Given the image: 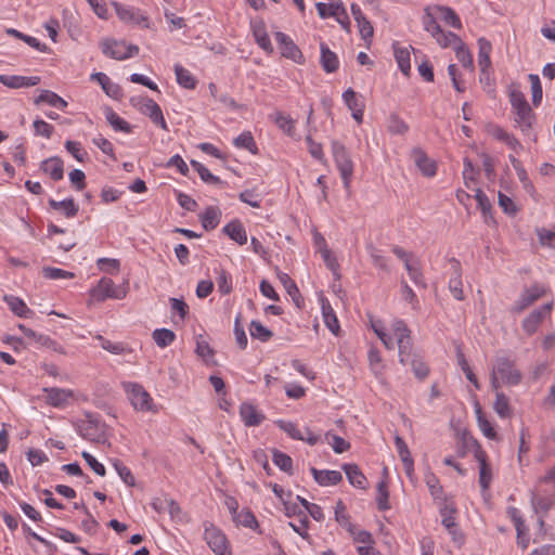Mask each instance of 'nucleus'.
<instances>
[{
    "mask_svg": "<svg viewBox=\"0 0 555 555\" xmlns=\"http://www.w3.org/2000/svg\"><path fill=\"white\" fill-rule=\"evenodd\" d=\"M391 331L397 339L399 350V361L403 365H411L412 370L417 378H425L428 375V366L416 359L412 353V338L411 331L402 320H395L391 323Z\"/></svg>",
    "mask_w": 555,
    "mask_h": 555,
    "instance_id": "1",
    "label": "nucleus"
},
{
    "mask_svg": "<svg viewBox=\"0 0 555 555\" xmlns=\"http://www.w3.org/2000/svg\"><path fill=\"white\" fill-rule=\"evenodd\" d=\"M332 152L336 167L339 170L340 177L343 179L344 186L345 189H349L353 175V163L350 158V155L347 152L345 145L337 141L332 143Z\"/></svg>",
    "mask_w": 555,
    "mask_h": 555,
    "instance_id": "2",
    "label": "nucleus"
},
{
    "mask_svg": "<svg viewBox=\"0 0 555 555\" xmlns=\"http://www.w3.org/2000/svg\"><path fill=\"white\" fill-rule=\"evenodd\" d=\"M103 54L115 60H126L139 53V47L135 44L127 46L125 41L115 39H104L101 42Z\"/></svg>",
    "mask_w": 555,
    "mask_h": 555,
    "instance_id": "3",
    "label": "nucleus"
},
{
    "mask_svg": "<svg viewBox=\"0 0 555 555\" xmlns=\"http://www.w3.org/2000/svg\"><path fill=\"white\" fill-rule=\"evenodd\" d=\"M131 103L142 114L149 116L151 120L164 130H168L160 106L147 96L132 98Z\"/></svg>",
    "mask_w": 555,
    "mask_h": 555,
    "instance_id": "4",
    "label": "nucleus"
},
{
    "mask_svg": "<svg viewBox=\"0 0 555 555\" xmlns=\"http://www.w3.org/2000/svg\"><path fill=\"white\" fill-rule=\"evenodd\" d=\"M315 8L321 18L334 17L347 33L350 31L349 17L340 0L333 1L328 4L318 2Z\"/></svg>",
    "mask_w": 555,
    "mask_h": 555,
    "instance_id": "5",
    "label": "nucleus"
},
{
    "mask_svg": "<svg viewBox=\"0 0 555 555\" xmlns=\"http://www.w3.org/2000/svg\"><path fill=\"white\" fill-rule=\"evenodd\" d=\"M492 372L507 385H518L521 380V373L515 369L514 362L507 357H498Z\"/></svg>",
    "mask_w": 555,
    "mask_h": 555,
    "instance_id": "6",
    "label": "nucleus"
},
{
    "mask_svg": "<svg viewBox=\"0 0 555 555\" xmlns=\"http://www.w3.org/2000/svg\"><path fill=\"white\" fill-rule=\"evenodd\" d=\"M126 295L125 288L116 286L113 280L107 278H102L91 291V296L98 301H104L107 298L122 299Z\"/></svg>",
    "mask_w": 555,
    "mask_h": 555,
    "instance_id": "7",
    "label": "nucleus"
},
{
    "mask_svg": "<svg viewBox=\"0 0 555 555\" xmlns=\"http://www.w3.org/2000/svg\"><path fill=\"white\" fill-rule=\"evenodd\" d=\"M204 539L216 555H231L225 534L214 525L205 528Z\"/></svg>",
    "mask_w": 555,
    "mask_h": 555,
    "instance_id": "8",
    "label": "nucleus"
},
{
    "mask_svg": "<svg viewBox=\"0 0 555 555\" xmlns=\"http://www.w3.org/2000/svg\"><path fill=\"white\" fill-rule=\"evenodd\" d=\"M475 443V450H474V457L479 464V478L478 482L481 488V492L486 493L488 492L491 481H492V468L491 465L488 463V456L486 452L481 449V447L474 441Z\"/></svg>",
    "mask_w": 555,
    "mask_h": 555,
    "instance_id": "9",
    "label": "nucleus"
},
{
    "mask_svg": "<svg viewBox=\"0 0 555 555\" xmlns=\"http://www.w3.org/2000/svg\"><path fill=\"white\" fill-rule=\"evenodd\" d=\"M78 433L92 442L103 443L106 440L105 425L90 416L78 424Z\"/></svg>",
    "mask_w": 555,
    "mask_h": 555,
    "instance_id": "10",
    "label": "nucleus"
},
{
    "mask_svg": "<svg viewBox=\"0 0 555 555\" xmlns=\"http://www.w3.org/2000/svg\"><path fill=\"white\" fill-rule=\"evenodd\" d=\"M553 310V301L544 304L540 308L533 310L521 322V327L528 336L533 335L542 322L551 315Z\"/></svg>",
    "mask_w": 555,
    "mask_h": 555,
    "instance_id": "11",
    "label": "nucleus"
},
{
    "mask_svg": "<svg viewBox=\"0 0 555 555\" xmlns=\"http://www.w3.org/2000/svg\"><path fill=\"white\" fill-rule=\"evenodd\" d=\"M546 293V289L543 285L539 283H533L530 287L525 288L518 300H516L515 305L512 308V311L515 313H520L526 310L528 307L533 305L537 300L542 298Z\"/></svg>",
    "mask_w": 555,
    "mask_h": 555,
    "instance_id": "12",
    "label": "nucleus"
},
{
    "mask_svg": "<svg viewBox=\"0 0 555 555\" xmlns=\"http://www.w3.org/2000/svg\"><path fill=\"white\" fill-rule=\"evenodd\" d=\"M43 392L46 402L56 409H64L76 399V393L72 389L51 387L43 388Z\"/></svg>",
    "mask_w": 555,
    "mask_h": 555,
    "instance_id": "13",
    "label": "nucleus"
},
{
    "mask_svg": "<svg viewBox=\"0 0 555 555\" xmlns=\"http://www.w3.org/2000/svg\"><path fill=\"white\" fill-rule=\"evenodd\" d=\"M274 37L276 43L279 44L282 56L289 59L298 64H302L305 62V57L301 51L289 36H287L284 33L278 31L275 33Z\"/></svg>",
    "mask_w": 555,
    "mask_h": 555,
    "instance_id": "14",
    "label": "nucleus"
},
{
    "mask_svg": "<svg viewBox=\"0 0 555 555\" xmlns=\"http://www.w3.org/2000/svg\"><path fill=\"white\" fill-rule=\"evenodd\" d=\"M117 16L125 23L138 25L147 28L149 18L139 10L132 7H126L118 2H113Z\"/></svg>",
    "mask_w": 555,
    "mask_h": 555,
    "instance_id": "15",
    "label": "nucleus"
},
{
    "mask_svg": "<svg viewBox=\"0 0 555 555\" xmlns=\"http://www.w3.org/2000/svg\"><path fill=\"white\" fill-rule=\"evenodd\" d=\"M131 404L139 411L152 410V398L150 393L139 384H128L126 386Z\"/></svg>",
    "mask_w": 555,
    "mask_h": 555,
    "instance_id": "16",
    "label": "nucleus"
},
{
    "mask_svg": "<svg viewBox=\"0 0 555 555\" xmlns=\"http://www.w3.org/2000/svg\"><path fill=\"white\" fill-rule=\"evenodd\" d=\"M411 157L415 166L425 177H434L437 172V165L435 160L429 158L427 154L420 147H415L411 152Z\"/></svg>",
    "mask_w": 555,
    "mask_h": 555,
    "instance_id": "17",
    "label": "nucleus"
},
{
    "mask_svg": "<svg viewBox=\"0 0 555 555\" xmlns=\"http://www.w3.org/2000/svg\"><path fill=\"white\" fill-rule=\"evenodd\" d=\"M39 82L40 77L38 76L0 75V83L12 89L34 87Z\"/></svg>",
    "mask_w": 555,
    "mask_h": 555,
    "instance_id": "18",
    "label": "nucleus"
},
{
    "mask_svg": "<svg viewBox=\"0 0 555 555\" xmlns=\"http://www.w3.org/2000/svg\"><path fill=\"white\" fill-rule=\"evenodd\" d=\"M250 27H251V31H253V35H254V38H255L257 44L266 52L271 53L273 51V47H272L270 38L267 34L266 25H264L263 21H261V20L251 21Z\"/></svg>",
    "mask_w": 555,
    "mask_h": 555,
    "instance_id": "19",
    "label": "nucleus"
},
{
    "mask_svg": "<svg viewBox=\"0 0 555 555\" xmlns=\"http://www.w3.org/2000/svg\"><path fill=\"white\" fill-rule=\"evenodd\" d=\"M40 169L54 181H60L64 177V163L60 157H50L43 160Z\"/></svg>",
    "mask_w": 555,
    "mask_h": 555,
    "instance_id": "20",
    "label": "nucleus"
},
{
    "mask_svg": "<svg viewBox=\"0 0 555 555\" xmlns=\"http://www.w3.org/2000/svg\"><path fill=\"white\" fill-rule=\"evenodd\" d=\"M321 310H322V317L325 325L327 328L334 334L338 335L340 327L339 323L336 317V313L334 312L330 301L325 297H321Z\"/></svg>",
    "mask_w": 555,
    "mask_h": 555,
    "instance_id": "21",
    "label": "nucleus"
},
{
    "mask_svg": "<svg viewBox=\"0 0 555 555\" xmlns=\"http://www.w3.org/2000/svg\"><path fill=\"white\" fill-rule=\"evenodd\" d=\"M240 415L248 427L258 426L264 420V416L250 403H243L240 406Z\"/></svg>",
    "mask_w": 555,
    "mask_h": 555,
    "instance_id": "22",
    "label": "nucleus"
},
{
    "mask_svg": "<svg viewBox=\"0 0 555 555\" xmlns=\"http://www.w3.org/2000/svg\"><path fill=\"white\" fill-rule=\"evenodd\" d=\"M3 300L9 306L10 310L20 318H31L34 311L30 310L25 301L20 297L13 295H4Z\"/></svg>",
    "mask_w": 555,
    "mask_h": 555,
    "instance_id": "23",
    "label": "nucleus"
},
{
    "mask_svg": "<svg viewBox=\"0 0 555 555\" xmlns=\"http://www.w3.org/2000/svg\"><path fill=\"white\" fill-rule=\"evenodd\" d=\"M314 480L320 486L337 485L343 480V475L338 470H319L314 467L311 468Z\"/></svg>",
    "mask_w": 555,
    "mask_h": 555,
    "instance_id": "24",
    "label": "nucleus"
},
{
    "mask_svg": "<svg viewBox=\"0 0 555 555\" xmlns=\"http://www.w3.org/2000/svg\"><path fill=\"white\" fill-rule=\"evenodd\" d=\"M223 232L234 242H236L240 245H244L247 243V233L238 220H233L224 225Z\"/></svg>",
    "mask_w": 555,
    "mask_h": 555,
    "instance_id": "25",
    "label": "nucleus"
},
{
    "mask_svg": "<svg viewBox=\"0 0 555 555\" xmlns=\"http://www.w3.org/2000/svg\"><path fill=\"white\" fill-rule=\"evenodd\" d=\"M343 469L346 473V476L349 482L359 489H366L367 479L360 470L359 466L356 464H345L343 465Z\"/></svg>",
    "mask_w": 555,
    "mask_h": 555,
    "instance_id": "26",
    "label": "nucleus"
},
{
    "mask_svg": "<svg viewBox=\"0 0 555 555\" xmlns=\"http://www.w3.org/2000/svg\"><path fill=\"white\" fill-rule=\"evenodd\" d=\"M321 65L326 73H334L338 69L339 61L333 51L325 43H321Z\"/></svg>",
    "mask_w": 555,
    "mask_h": 555,
    "instance_id": "27",
    "label": "nucleus"
},
{
    "mask_svg": "<svg viewBox=\"0 0 555 555\" xmlns=\"http://www.w3.org/2000/svg\"><path fill=\"white\" fill-rule=\"evenodd\" d=\"M41 103L60 109H64L67 106V102L63 98L50 90H41L40 94L35 99L36 105Z\"/></svg>",
    "mask_w": 555,
    "mask_h": 555,
    "instance_id": "28",
    "label": "nucleus"
},
{
    "mask_svg": "<svg viewBox=\"0 0 555 555\" xmlns=\"http://www.w3.org/2000/svg\"><path fill=\"white\" fill-rule=\"evenodd\" d=\"M492 44L486 38L478 39V65L481 72H486L491 66L490 54Z\"/></svg>",
    "mask_w": 555,
    "mask_h": 555,
    "instance_id": "29",
    "label": "nucleus"
},
{
    "mask_svg": "<svg viewBox=\"0 0 555 555\" xmlns=\"http://www.w3.org/2000/svg\"><path fill=\"white\" fill-rule=\"evenodd\" d=\"M270 118L286 135L293 137L295 134V120L283 112H275L270 115Z\"/></svg>",
    "mask_w": 555,
    "mask_h": 555,
    "instance_id": "30",
    "label": "nucleus"
},
{
    "mask_svg": "<svg viewBox=\"0 0 555 555\" xmlns=\"http://www.w3.org/2000/svg\"><path fill=\"white\" fill-rule=\"evenodd\" d=\"M221 218V210L218 207L209 206L201 216L202 225L206 231L218 227Z\"/></svg>",
    "mask_w": 555,
    "mask_h": 555,
    "instance_id": "31",
    "label": "nucleus"
},
{
    "mask_svg": "<svg viewBox=\"0 0 555 555\" xmlns=\"http://www.w3.org/2000/svg\"><path fill=\"white\" fill-rule=\"evenodd\" d=\"M49 205L52 209L61 211L67 218H73L78 212V206L75 204L73 198H67L60 202L50 199Z\"/></svg>",
    "mask_w": 555,
    "mask_h": 555,
    "instance_id": "32",
    "label": "nucleus"
},
{
    "mask_svg": "<svg viewBox=\"0 0 555 555\" xmlns=\"http://www.w3.org/2000/svg\"><path fill=\"white\" fill-rule=\"evenodd\" d=\"M533 120L534 114L532 113L530 105L515 112V122L522 132H528L531 129Z\"/></svg>",
    "mask_w": 555,
    "mask_h": 555,
    "instance_id": "33",
    "label": "nucleus"
},
{
    "mask_svg": "<svg viewBox=\"0 0 555 555\" xmlns=\"http://www.w3.org/2000/svg\"><path fill=\"white\" fill-rule=\"evenodd\" d=\"M91 79L98 81L107 95L112 98L119 95L120 89L118 85L114 83L106 74L94 73L91 75Z\"/></svg>",
    "mask_w": 555,
    "mask_h": 555,
    "instance_id": "34",
    "label": "nucleus"
},
{
    "mask_svg": "<svg viewBox=\"0 0 555 555\" xmlns=\"http://www.w3.org/2000/svg\"><path fill=\"white\" fill-rule=\"evenodd\" d=\"M175 74L177 78V82L185 88V89H195L197 85L196 78L191 74V72L183 66L176 64L175 65Z\"/></svg>",
    "mask_w": 555,
    "mask_h": 555,
    "instance_id": "35",
    "label": "nucleus"
},
{
    "mask_svg": "<svg viewBox=\"0 0 555 555\" xmlns=\"http://www.w3.org/2000/svg\"><path fill=\"white\" fill-rule=\"evenodd\" d=\"M395 59L403 75L409 76L411 70L410 51L408 48L393 46Z\"/></svg>",
    "mask_w": 555,
    "mask_h": 555,
    "instance_id": "36",
    "label": "nucleus"
},
{
    "mask_svg": "<svg viewBox=\"0 0 555 555\" xmlns=\"http://www.w3.org/2000/svg\"><path fill=\"white\" fill-rule=\"evenodd\" d=\"M554 504V498L552 495H539L532 493L531 505L535 513L546 514Z\"/></svg>",
    "mask_w": 555,
    "mask_h": 555,
    "instance_id": "37",
    "label": "nucleus"
},
{
    "mask_svg": "<svg viewBox=\"0 0 555 555\" xmlns=\"http://www.w3.org/2000/svg\"><path fill=\"white\" fill-rule=\"evenodd\" d=\"M437 11L440 13L441 20L455 29L463 27L462 22L455 11L449 7H437Z\"/></svg>",
    "mask_w": 555,
    "mask_h": 555,
    "instance_id": "38",
    "label": "nucleus"
},
{
    "mask_svg": "<svg viewBox=\"0 0 555 555\" xmlns=\"http://www.w3.org/2000/svg\"><path fill=\"white\" fill-rule=\"evenodd\" d=\"M457 60L462 63L463 67L469 72H474L473 55L463 40L454 49Z\"/></svg>",
    "mask_w": 555,
    "mask_h": 555,
    "instance_id": "39",
    "label": "nucleus"
},
{
    "mask_svg": "<svg viewBox=\"0 0 555 555\" xmlns=\"http://www.w3.org/2000/svg\"><path fill=\"white\" fill-rule=\"evenodd\" d=\"M105 117L109 125L116 131H122L126 133H129L131 131L130 125L125 119H122L117 113H115L112 108L106 109Z\"/></svg>",
    "mask_w": 555,
    "mask_h": 555,
    "instance_id": "40",
    "label": "nucleus"
},
{
    "mask_svg": "<svg viewBox=\"0 0 555 555\" xmlns=\"http://www.w3.org/2000/svg\"><path fill=\"white\" fill-rule=\"evenodd\" d=\"M278 279L283 284L284 288L286 289L287 294L293 298V300L296 302V305L299 307V289L296 285V283L291 279V276L287 273L279 272Z\"/></svg>",
    "mask_w": 555,
    "mask_h": 555,
    "instance_id": "41",
    "label": "nucleus"
},
{
    "mask_svg": "<svg viewBox=\"0 0 555 555\" xmlns=\"http://www.w3.org/2000/svg\"><path fill=\"white\" fill-rule=\"evenodd\" d=\"M436 42L443 49L452 47L455 49L459 43L462 41V39L451 31L441 30L438 33V35L435 37Z\"/></svg>",
    "mask_w": 555,
    "mask_h": 555,
    "instance_id": "42",
    "label": "nucleus"
},
{
    "mask_svg": "<svg viewBox=\"0 0 555 555\" xmlns=\"http://www.w3.org/2000/svg\"><path fill=\"white\" fill-rule=\"evenodd\" d=\"M343 99L350 111L360 113L361 108H364V102L361 100V96L351 88L343 93Z\"/></svg>",
    "mask_w": 555,
    "mask_h": 555,
    "instance_id": "43",
    "label": "nucleus"
},
{
    "mask_svg": "<svg viewBox=\"0 0 555 555\" xmlns=\"http://www.w3.org/2000/svg\"><path fill=\"white\" fill-rule=\"evenodd\" d=\"M232 519L237 526L245 528L253 529L258 525L255 515L247 508L240 511Z\"/></svg>",
    "mask_w": 555,
    "mask_h": 555,
    "instance_id": "44",
    "label": "nucleus"
},
{
    "mask_svg": "<svg viewBox=\"0 0 555 555\" xmlns=\"http://www.w3.org/2000/svg\"><path fill=\"white\" fill-rule=\"evenodd\" d=\"M233 144L238 149H245L253 154L257 153V145L253 134L249 131L242 132L233 140Z\"/></svg>",
    "mask_w": 555,
    "mask_h": 555,
    "instance_id": "45",
    "label": "nucleus"
},
{
    "mask_svg": "<svg viewBox=\"0 0 555 555\" xmlns=\"http://www.w3.org/2000/svg\"><path fill=\"white\" fill-rule=\"evenodd\" d=\"M175 338V333L167 328H157L153 332V339L155 344L160 348H165L171 345Z\"/></svg>",
    "mask_w": 555,
    "mask_h": 555,
    "instance_id": "46",
    "label": "nucleus"
},
{
    "mask_svg": "<svg viewBox=\"0 0 555 555\" xmlns=\"http://www.w3.org/2000/svg\"><path fill=\"white\" fill-rule=\"evenodd\" d=\"M249 332L253 338L262 343L270 340L273 336V333L258 321L250 322Z\"/></svg>",
    "mask_w": 555,
    "mask_h": 555,
    "instance_id": "47",
    "label": "nucleus"
},
{
    "mask_svg": "<svg viewBox=\"0 0 555 555\" xmlns=\"http://www.w3.org/2000/svg\"><path fill=\"white\" fill-rule=\"evenodd\" d=\"M18 330L24 333V335L33 343L39 345V346H50L52 344V340L50 337L39 334L35 332L31 328L26 327L24 324L17 325Z\"/></svg>",
    "mask_w": 555,
    "mask_h": 555,
    "instance_id": "48",
    "label": "nucleus"
},
{
    "mask_svg": "<svg viewBox=\"0 0 555 555\" xmlns=\"http://www.w3.org/2000/svg\"><path fill=\"white\" fill-rule=\"evenodd\" d=\"M371 327L387 349H393L395 344L392 337L386 333L385 327L380 321L371 320Z\"/></svg>",
    "mask_w": 555,
    "mask_h": 555,
    "instance_id": "49",
    "label": "nucleus"
},
{
    "mask_svg": "<svg viewBox=\"0 0 555 555\" xmlns=\"http://www.w3.org/2000/svg\"><path fill=\"white\" fill-rule=\"evenodd\" d=\"M335 519L344 527L347 531L353 530V526L350 521L349 515L346 513V506L343 501H338L335 507Z\"/></svg>",
    "mask_w": 555,
    "mask_h": 555,
    "instance_id": "50",
    "label": "nucleus"
},
{
    "mask_svg": "<svg viewBox=\"0 0 555 555\" xmlns=\"http://www.w3.org/2000/svg\"><path fill=\"white\" fill-rule=\"evenodd\" d=\"M389 492L387 482L385 480H382L377 485V496H376V503L379 511H387L390 508L389 504Z\"/></svg>",
    "mask_w": 555,
    "mask_h": 555,
    "instance_id": "51",
    "label": "nucleus"
},
{
    "mask_svg": "<svg viewBox=\"0 0 555 555\" xmlns=\"http://www.w3.org/2000/svg\"><path fill=\"white\" fill-rule=\"evenodd\" d=\"M192 167L197 171L201 179L209 184H217L220 182V179L216 176H214L208 168H206L203 164L196 160L191 162Z\"/></svg>",
    "mask_w": 555,
    "mask_h": 555,
    "instance_id": "52",
    "label": "nucleus"
},
{
    "mask_svg": "<svg viewBox=\"0 0 555 555\" xmlns=\"http://www.w3.org/2000/svg\"><path fill=\"white\" fill-rule=\"evenodd\" d=\"M494 410L503 418L509 416V401L508 398L503 392H496Z\"/></svg>",
    "mask_w": 555,
    "mask_h": 555,
    "instance_id": "53",
    "label": "nucleus"
},
{
    "mask_svg": "<svg viewBox=\"0 0 555 555\" xmlns=\"http://www.w3.org/2000/svg\"><path fill=\"white\" fill-rule=\"evenodd\" d=\"M348 532L352 535L354 542L361 544L360 546H373L375 543L373 535L366 530H358L353 526V530Z\"/></svg>",
    "mask_w": 555,
    "mask_h": 555,
    "instance_id": "54",
    "label": "nucleus"
},
{
    "mask_svg": "<svg viewBox=\"0 0 555 555\" xmlns=\"http://www.w3.org/2000/svg\"><path fill=\"white\" fill-rule=\"evenodd\" d=\"M33 126L35 135L37 137L50 139L54 132V127L40 118L35 119Z\"/></svg>",
    "mask_w": 555,
    "mask_h": 555,
    "instance_id": "55",
    "label": "nucleus"
},
{
    "mask_svg": "<svg viewBox=\"0 0 555 555\" xmlns=\"http://www.w3.org/2000/svg\"><path fill=\"white\" fill-rule=\"evenodd\" d=\"M425 482L434 499L442 498L443 489L440 486L439 479L433 473H427L425 475Z\"/></svg>",
    "mask_w": 555,
    "mask_h": 555,
    "instance_id": "56",
    "label": "nucleus"
},
{
    "mask_svg": "<svg viewBox=\"0 0 555 555\" xmlns=\"http://www.w3.org/2000/svg\"><path fill=\"white\" fill-rule=\"evenodd\" d=\"M320 254L323 261L325 262V266L333 272L336 279H339V264L337 262L336 257L333 255L332 250L330 248H323Z\"/></svg>",
    "mask_w": 555,
    "mask_h": 555,
    "instance_id": "57",
    "label": "nucleus"
},
{
    "mask_svg": "<svg viewBox=\"0 0 555 555\" xmlns=\"http://www.w3.org/2000/svg\"><path fill=\"white\" fill-rule=\"evenodd\" d=\"M217 286L218 291L222 295H228L232 292V279L231 275L224 271L220 270L217 278Z\"/></svg>",
    "mask_w": 555,
    "mask_h": 555,
    "instance_id": "58",
    "label": "nucleus"
},
{
    "mask_svg": "<svg viewBox=\"0 0 555 555\" xmlns=\"http://www.w3.org/2000/svg\"><path fill=\"white\" fill-rule=\"evenodd\" d=\"M529 81L531 83L532 103L538 106L542 101V86L538 75L530 74Z\"/></svg>",
    "mask_w": 555,
    "mask_h": 555,
    "instance_id": "59",
    "label": "nucleus"
},
{
    "mask_svg": "<svg viewBox=\"0 0 555 555\" xmlns=\"http://www.w3.org/2000/svg\"><path fill=\"white\" fill-rule=\"evenodd\" d=\"M42 273L44 278L50 280L73 279L75 276L73 272L53 267H44Z\"/></svg>",
    "mask_w": 555,
    "mask_h": 555,
    "instance_id": "60",
    "label": "nucleus"
},
{
    "mask_svg": "<svg viewBox=\"0 0 555 555\" xmlns=\"http://www.w3.org/2000/svg\"><path fill=\"white\" fill-rule=\"evenodd\" d=\"M449 289L455 299H464L463 283L457 271L455 272V275L452 276L449 281Z\"/></svg>",
    "mask_w": 555,
    "mask_h": 555,
    "instance_id": "61",
    "label": "nucleus"
},
{
    "mask_svg": "<svg viewBox=\"0 0 555 555\" xmlns=\"http://www.w3.org/2000/svg\"><path fill=\"white\" fill-rule=\"evenodd\" d=\"M65 149L76 160L80 163H82L87 157V152L82 149L79 142L68 140L65 142Z\"/></svg>",
    "mask_w": 555,
    "mask_h": 555,
    "instance_id": "62",
    "label": "nucleus"
},
{
    "mask_svg": "<svg viewBox=\"0 0 555 555\" xmlns=\"http://www.w3.org/2000/svg\"><path fill=\"white\" fill-rule=\"evenodd\" d=\"M273 463L283 472H291L293 467L292 457L281 451H274Z\"/></svg>",
    "mask_w": 555,
    "mask_h": 555,
    "instance_id": "63",
    "label": "nucleus"
},
{
    "mask_svg": "<svg viewBox=\"0 0 555 555\" xmlns=\"http://www.w3.org/2000/svg\"><path fill=\"white\" fill-rule=\"evenodd\" d=\"M276 425L291 438L296 440L302 439V431L297 427L296 424L286 421H278Z\"/></svg>",
    "mask_w": 555,
    "mask_h": 555,
    "instance_id": "64",
    "label": "nucleus"
}]
</instances>
